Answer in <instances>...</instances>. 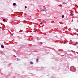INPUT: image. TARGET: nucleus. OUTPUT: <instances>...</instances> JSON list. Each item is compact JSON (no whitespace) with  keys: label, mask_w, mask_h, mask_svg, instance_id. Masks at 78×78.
Here are the masks:
<instances>
[{"label":"nucleus","mask_w":78,"mask_h":78,"mask_svg":"<svg viewBox=\"0 0 78 78\" xmlns=\"http://www.w3.org/2000/svg\"><path fill=\"white\" fill-rule=\"evenodd\" d=\"M36 61L37 62H38V61H39V58H38L36 59Z\"/></svg>","instance_id":"f257e3e1"},{"label":"nucleus","mask_w":78,"mask_h":78,"mask_svg":"<svg viewBox=\"0 0 78 78\" xmlns=\"http://www.w3.org/2000/svg\"><path fill=\"white\" fill-rule=\"evenodd\" d=\"M1 47L2 48H4V46H3V45H1Z\"/></svg>","instance_id":"f03ea898"},{"label":"nucleus","mask_w":78,"mask_h":78,"mask_svg":"<svg viewBox=\"0 0 78 78\" xmlns=\"http://www.w3.org/2000/svg\"><path fill=\"white\" fill-rule=\"evenodd\" d=\"M16 3H14L13 4V6H16Z\"/></svg>","instance_id":"7ed1b4c3"},{"label":"nucleus","mask_w":78,"mask_h":78,"mask_svg":"<svg viewBox=\"0 0 78 78\" xmlns=\"http://www.w3.org/2000/svg\"><path fill=\"white\" fill-rule=\"evenodd\" d=\"M30 64H33V62H32L31 61L30 62Z\"/></svg>","instance_id":"20e7f679"},{"label":"nucleus","mask_w":78,"mask_h":78,"mask_svg":"<svg viewBox=\"0 0 78 78\" xmlns=\"http://www.w3.org/2000/svg\"><path fill=\"white\" fill-rule=\"evenodd\" d=\"M3 22H5L6 21V20L5 19H3Z\"/></svg>","instance_id":"39448f33"},{"label":"nucleus","mask_w":78,"mask_h":78,"mask_svg":"<svg viewBox=\"0 0 78 78\" xmlns=\"http://www.w3.org/2000/svg\"><path fill=\"white\" fill-rule=\"evenodd\" d=\"M70 15H71V16H73V15H74V14H72L71 13Z\"/></svg>","instance_id":"423d86ee"},{"label":"nucleus","mask_w":78,"mask_h":78,"mask_svg":"<svg viewBox=\"0 0 78 78\" xmlns=\"http://www.w3.org/2000/svg\"><path fill=\"white\" fill-rule=\"evenodd\" d=\"M62 18H64V15L62 16Z\"/></svg>","instance_id":"0eeeda50"},{"label":"nucleus","mask_w":78,"mask_h":78,"mask_svg":"<svg viewBox=\"0 0 78 78\" xmlns=\"http://www.w3.org/2000/svg\"><path fill=\"white\" fill-rule=\"evenodd\" d=\"M40 25H42V23L41 22L40 23Z\"/></svg>","instance_id":"6e6552de"},{"label":"nucleus","mask_w":78,"mask_h":78,"mask_svg":"<svg viewBox=\"0 0 78 78\" xmlns=\"http://www.w3.org/2000/svg\"><path fill=\"white\" fill-rule=\"evenodd\" d=\"M66 42L65 41L63 42V44H66Z\"/></svg>","instance_id":"1a4fd4ad"},{"label":"nucleus","mask_w":78,"mask_h":78,"mask_svg":"<svg viewBox=\"0 0 78 78\" xmlns=\"http://www.w3.org/2000/svg\"><path fill=\"white\" fill-rule=\"evenodd\" d=\"M66 4V3L64 2L63 3V4L64 5H65V4Z\"/></svg>","instance_id":"9d476101"},{"label":"nucleus","mask_w":78,"mask_h":78,"mask_svg":"<svg viewBox=\"0 0 78 78\" xmlns=\"http://www.w3.org/2000/svg\"><path fill=\"white\" fill-rule=\"evenodd\" d=\"M76 44H78V42H77L76 43Z\"/></svg>","instance_id":"9b49d317"},{"label":"nucleus","mask_w":78,"mask_h":78,"mask_svg":"<svg viewBox=\"0 0 78 78\" xmlns=\"http://www.w3.org/2000/svg\"><path fill=\"white\" fill-rule=\"evenodd\" d=\"M34 32H35V33H36V31H34Z\"/></svg>","instance_id":"f8f14e48"},{"label":"nucleus","mask_w":78,"mask_h":78,"mask_svg":"<svg viewBox=\"0 0 78 78\" xmlns=\"http://www.w3.org/2000/svg\"><path fill=\"white\" fill-rule=\"evenodd\" d=\"M13 34H12L11 35V36H13Z\"/></svg>","instance_id":"ddd939ff"},{"label":"nucleus","mask_w":78,"mask_h":78,"mask_svg":"<svg viewBox=\"0 0 78 78\" xmlns=\"http://www.w3.org/2000/svg\"><path fill=\"white\" fill-rule=\"evenodd\" d=\"M27 8V6H25V8Z\"/></svg>","instance_id":"4468645a"},{"label":"nucleus","mask_w":78,"mask_h":78,"mask_svg":"<svg viewBox=\"0 0 78 78\" xmlns=\"http://www.w3.org/2000/svg\"><path fill=\"white\" fill-rule=\"evenodd\" d=\"M18 59L17 60V61H18L19 60V58H17Z\"/></svg>","instance_id":"2eb2a0df"},{"label":"nucleus","mask_w":78,"mask_h":78,"mask_svg":"<svg viewBox=\"0 0 78 78\" xmlns=\"http://www.w3.org/2000/svg\"><path fill=\"white\" fill-rule=\"evenodd\" d=\"M42 11H45L44 10H43Z\"/></svg>","instance_id":"dca6fc26"},{"label":"nucleus","mask_w":78,"mask_h":78,"mask_svg":"<svg viewBox=\"0 0 78 78\" xmlns=\"http://www.w3.org/2000/svg\"><path fill=\"white\" fill-rule=\"evenodd\" d=\"M1 28V27H0V29Z\"/></svg>","instance_id":"f3484780"},{"label":"nucleus","mask_w":78,"mask_h":78,"mask_svg":"<svg viewBox=\"0 0 78 78\" xmlns=\"http://www.w3.org/2000/svg\"><path fill=\"white\" fill-rule=\"evenodd\" d=\"M19 17H20V16H19Z\"/></svg>","instance_id":"a211bd4d"}]
</instances>
